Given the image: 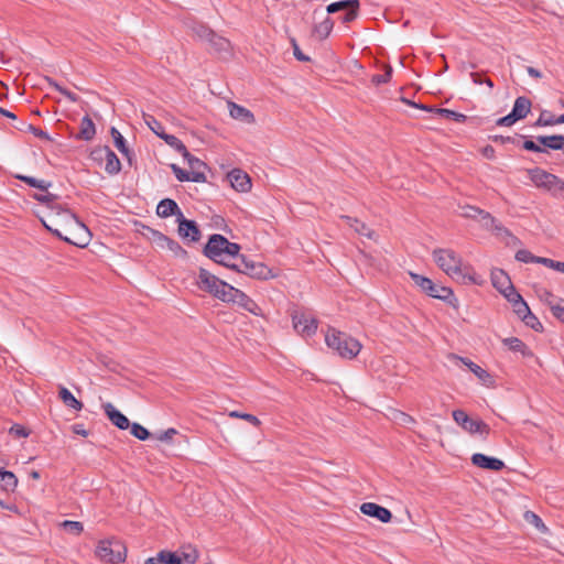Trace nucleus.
Segmentation results:
<instances>
[{"label": "nucleus", "instance_id": "obj_1", "mask_svg": "<svg viewBox=\"0 0 564 564\" xmlns=\"http://www.w3.org/2000/svg\"><path fill=\"white\" fill-rule=\"evenodd\" d=\"M197 285L202 291L209 293L224 303L236 304L254 316L263 315L262 308L243 291L219 279L204 268L198 270Z\"/></svg>", "mask_w": 564, "mask_h": 564}, {"label": "nucleus", "instance_id": "obj_2", "mask_svg": "<svg viewBox=\"0 0 564 564\" xmlns=\"http://www.w3.org/2000/svg\"><path fill=\"white\" fill-rule=\"evenodd\" d=\"M240 250L239 243L228 240L220 234H213L203 248V254L215 263L231 270V265L236 264L241 254Z\"/></svg>", "mask_w": 564, "mask_h": 564}, {"label": "nucleus", "instance_id": "obj_3", "mask_svg": "<svg viewBox=\"0 0 564 564\" xmlns=\"http://www.w3.org/2000/svg\"><path fill=\"white\" fill-rule=\"evenodd\" d=\"M432 257L437 267L449 278L456 281L466 279L474 281L469 274V265L465 264L463 258L451 248H437L433 250Z\"/></svg>", "mask_w": 564, "mask_h": 564}, {"label": "nucleus", "instance_id": "obj_4", "mask_svg": "<svg viewBox=\"0 0 564 564\" xmlns=\"http://www.w3.org/2000/svg\"><path fill=\"white\" fill-rule=\"evenodd\" d=\"M325 341L330 349L345 359L355 358L361 349V344L356 338L335 328H329Z\"/></svg>", "mask_w": 564, "mask_h": 564}, {"label": "nucleus", "instance_id": "obj_5", "mask_svg": "<svg viewBox=\"0 0 564 564\" xmlns=\"http://www.w3.org/2000/svg\"><path fill=\"white\" fill-rule=\"evenodd\" d=\"M530 181L535 187L541 188L554 197L564 198V180L541 167L528 170Z\"/></svg>", "mask_w": 564, "mask_h": 564}, {"label": "nucleus", "instance_id": "obj_6", "mask_svg": "<svg viewBox=\"0 0 564 564\" xmlns=\"http://www.w3.org/2000/svg\"><path fill=\"white\" fill-rule=\"evenodd\" d=\"M410 275L415 285H417L425 294L456 306L457 299L451 288L436 284L431 279L417 273L411 272Z\"/></svg>", "mask_w": 564, "mask_h": 564}, {"label": "nucleus", "instance_id": "obj_7", "mask_svg": "<svg viewBox=\"0 0 564 564\" xmlns=\"http://www.w3.org/2000/svg\"><path fill=\"white\" fill-rule=\"evenodd\" d=\"M231 270L258 280H269L275 276L272 269L267 264L254 261L243 254H240L236 264L231 265Z\"/></svg>", "mask_w": 564, "mask_h": 564}, {"label": "nucleus", "instance_id": "obj_8", "mask_svg": "<svg viewBox=\"0 0 564 564\" xmlns=\"http://www.w3.org/2000/svg\"><path fill=\"white\" fill-rule=\"evenodd\" d=\"M452 416L456 424L469 434H480L486 437L490 433V427L487 423L482 420L470 417L464 410H454Z\"/></svg>", "mask_w": 564, "mask_h": 564}, {"label": "nucleus", "instance_id": "obj_9", "mask_svg": "<svg viewBox=\"0 0 564 564\" xmlns=\"http://www.w3.org/2000/svg\"><path fill=\"white\" fill-rule=\"evenodd\" d=\"M126 547L119 542L100 541L98 543L96 554L104 561L112 564L124 562Z\"/></svg>", "mask_w": 564, "mask_h": 564}, {"label": "nucleus", "instance_id": "obj_10", "mask_svg": "<svg viewBox=\"0 0 564 564\" xmlns=\"http://www.w3.org/2000/svg\"><path fill=\"white\" fill-rule=\"evenodd\" d=\"M292 323L296 333L303 337H311L317 330V319L304 312H294L292 314Z\"/></svg>", "mask_w": 564, "mask_h": 564}, {"label": "nucleus", "instance_id": "obj_11", "mask_svg": "<svg viewBox=\"0 0 564 564\" xmlns=\"http://www.w3.org/2000/svg\"><path fill=\"white\" fill-rule=\"evenodd\" d=\"M95 160L105 156L106 165L105 171L109 175H117L121 171V162L117 154L108 147L104 145L93 151L91 153Z\"/></svg>", "mask_w": 564, "mask_h": 564}, {"label": "nucleus", "instance_id": "obj_12", "mask_svg": "<svg viewBox=\"0 0 564 564\" xmlns=\"http://www.w3.org/2000/svg\"><path fill=\"white\" fill-rule=\"evenodd\" d=\"M32 197H33V199L37 200L39 203L46 205L48 208H51L53 210H56V213L58 215L59 214H65L67 217L74 219L75 223L78 226H80V228H83L86 231H88V228L76 217L75 214H73L69 210L63 209L59 206L55 205V200L57 198V196L55 194H52V193L33 194Z\"/></svg>", "mask_w": 564, "mask_h": 564}, {"label": "nucleus", "instance_id": "obj_13", "mask_svg": "<svg viewBox=\"0 0 564 564\" xmlns=\"http://www.w3.org/2000/svg\"><path fill=\"white\" fill-rule=\"evenodd\" d=\"M176 221L178 224L177 232L182 239L188 240V242H196L200 239V230L195 220L186 219L183 215Z\"/></svg>", "mask_w": 564, "mask_h": 564}, {"label": "nucleus", "instance_id": "obj_14", "mask_svg": "<svg viewBox=\"0 0 564 564\" xmlns=\"http://www.w3.org/2000/svg\"><path fill=\"white\" fill-rule=\"evenodd\" d=\"M360 511L364 514L375 518L382 523H388L392 519V513L389 509L375 502H364L360 506Z\"/></svg>", "mask_w": 564, "mask_h": 564}, {"label": "nucleus", "instance_id": "obj_15", "mask_svg": "<svg viewBox=\"0 0 564 564\" xmlns=\"http://www.w3.org/2000/svg\"><path fill=\"white\" fill-rule=\"evenodd\" d=\"M471 463L473 465L487 470L499 471L505 468L503 460L497 457L487 456L482 453L473 454Z\"/></svg>", "mask_w": 564, "mask_h": 564}, {"label": "nucleus", "instance_id": "obj_16", "mask_svg": "<svg viewBox=\"0 0 564 564\" xmlns=\"http://www.w3.org/2000/svg\"><path fill=\"white\" fill-rule=\"evenodd\" d=\"M228 180L231 186L241 193H246L251 188V180L249 175L240 169H234L228 173Z\"/></svg>", "mask_w": 564, "mask_h": 564}, {"label": "nucleus", "instance_id": "obj_17", "mask_svg": "<svg viewBox=\"0 0 564 564\" xmlns=\"http://www.w3.org/2000/svg\"><path fill=\"white\" fill-rule=\"evenodd\" d=\"M102 408L107 417L119 430H127L130 426L129 419L117 410L112 403L107 402L102 404Z\"/></svg>", "mask_w": 564, "mask_h": 564}, {"label": "nucleus", "instance_id": "obj_18", "mask_svg": "<svg viewBox=\"0 0 564 564\" xmlns=\"http://www.w3.org/2000/svg\"><path fill=\"white\" fill-rule=\"evenodd\" d=\"M156 214L161 218L176 216V219L184 215L177 203L172 198H164L160 200L156 206Z\"/></svg>", "mask_w": 564, "mask_h": 564}, {"label": "nucleus", "instance_id": "obj_19", "mask_svg": "<svg viewBox=\"0 0 564 564\" xmlns=\"http://www.w3.org/2000/svg\"><path fill=\"white\" fill-rule=\"evenodd\" d=\"M228 109L229 115L232 119L239 120L245 123L254 122V116L248 108L240 106L234 101H228Z\"/></svg>", "mask_w": 564, "mask_h": 564}, {"label": "nucleus", "instance_id": "obj_20", "mask_svg": "<svg viewBox=\"0 0 564 564\" xmlns=\"http://www.w3.org/2000/svg\"><path fill=\"white\" fill-rule=\"evenodd\" d=\"M341 219L346 221V224L352 228L358 235L365 236L369 239L377 240L378 235L375 230L370 229L365 223L360 221L357 218L344 215Z\"/></svg>", "mask_w": 564, "mask_h": 564}, {"label": "nucleus", "instance_id": "obj_21", "mask_svg": "<svg viewBox=\"0 0 564 564\" xmlns=\"http://www.w3.org/2000/svg\"><path fill=\"white\" fill-rule=\"evenodd\" d=\"M531 107L532 102L528 97L519 96L516 98L510 112L519 121L524 119L530 113Z\"/></svg>", "mask_w": 564, "mask_h": 564}, {"label": "nucleus", "instance_id": "obj_22", "mask_svg": "<svg viewBox=\"0 0 564 564\" xmlns=\"http://www.w3.org/2000/svg\"><path fill=\"white\" fill-rule=\"evenodd\" d=\"M96 134V127L93 122L91 118L86 115L82 118L80 121V129L78 134L76 135V139L84 140V141H90L94 139Z\"/></svg>", "mask_w": 564, "mask_h": 564}, {"label": "nucleus", "instance_id": "obj_23", "mask_svg": "<svg viewBox=\"0 0 564 564\" xmlns=\"http://www.w3.org/2000/svg\"><path fill=\"white\" fill-rule=\"evenodd\" d=\"M452 358L463 362L480 381L488 382L491 377L489 372L467 358L453 355Z\"/></svg>", "mask_w": 564, "mask_h": 564}, {"label": "nucleus", "instance_id": "obj_24", "mask_svg": "<svg viewBox=\"0 0 564 564\" xmlns=\"http://www.w3.org/2000/svg\"><path fill=\"white\" fill-rule=\"evenodd\" d=\"M17 487V476L12 471L3 470L0 468V491L6 494L13 492Z\"/></svg>", "mask_w": 564, "mask_h": 564}, {"label": "nucleus", "instance_id": "obj_25", "mask_svg": "<svg viewBox=\"0 0 564 564\" xmlns=\"http://www.w3.org/2000/svg\"><path fill=\"white\" fill-rule=\"evenodd\" d=\"M536 140L543 147L558 151L564 149V135L563 134H553V135H539Z\"/></svg>", "mask_w": 564, "mask_h": 564}, {"label": "nucleus", "instance_id": "obj_26", "mask_svg": "<svg viewBox=\"0 0 564 564\" xmlns=\"http://www.w3.org/2000/svg\"><path fill=\"white\" fill-rule=\"evenodd\" d=\"M510 350L520 352L523 357H533L532 350L518 337H508L502 340Z\"/></svg>", "mask_w": 564, "mask_h": 564}, {"label": "nucleus", "instance_id": "obj_27", "mask_svg": "<svg viewBox=\"0 0 564 564\" xmlns=\"http://www.w3.org/2000/svg\"><path fill=\"white\" fill-rule=\"evenodd\" d=\"M58 395L63 403L69 409H73L75 411H80L83 409V403L79 400H77L67 388L61 387Z\"/></svg>", "mask_w": 564, "mask_h": 564}, {"label": "nucleus", "instance_id": "obj_28", "mask_svg": "<svg viewBox=\"0 0 564 564\" xmlns=\"http://www.w3.org/2000/svg\"><path fill=\"white\" fill-rule=\"evenodd\" d=\"M359 0H340L332 2L326 7L328 14H333L339 11H348L350 8H359Z\"/></svg>", "mask_w": 564, "mask_h": 564}, {"label": "nucleus", "instance_id": "obj_29", "mask_svg": "<svg viewBox=\"0 0 564 564\" xmlns=\"http://www.w3.org/2000/svg\"><path fill=\"white\" fill-rule=\"evenodd\" d=\"M192 31L195 36L208 43V41L214 36L215 31L210 29L207 24L202 22H194L192 25Z\"/></svg>", "mask_w": 564, "mask_h": 564}, {"label": "nucleus", "instance_id": "obj_30", "mask_svg": "<svg viewBox=\"0 0 564 564\" xmlns=\"http://www.w3.org/2000/svg\"><path fill=\"white\" fill-rule=\"evenodd\" d=\"M208 44L218 53H229L231 43L226 37L214 33V36L208 41Z\"/></svg>", "mask_w": 564, "mask_h": 564}, {"label": "nucleus", "instance_id": "obj_31", "mask_svg": "<svg viewBox=\"0 0 564 564\" xmlns=\"http://www.w3.org/2000/svg\"><path fill=\"white\" fill-rule=\"evenodd\" d=\"M110 134L112 137V140H113V143H115V147L124 155L128 158V160L130 161L131 158H130V150L129 148L127 147V143H126V139L123 138V135L120 133V131L115 128V127H111L110 129Z\"/></svg>", "mask_w": 564, "mask_h": 564}, {"label": "nucleus", "instance_id": "obj_32", "mask_svg": "<svg viewBox=\"0 0 564 564\" xmlns=\"http://www.w3.org/2000/svg\"><path fill=\"white\" fill-rule=\"evenodd\" d=\"M463 216L464 217H469V218H477L478 216L481 217L482 220L486 221V224L488 223H491L494 224L495 223V218L487 212L478 208V207H474V206H466L463 208Z\"/></svg>", "mask_w": 564, "mask_h": 564}, {"label": "nucleus", "instance_id": "obj_33", "mask_svg": "<svg viewBox=\"0 0 564 564\" xmlns=\"http://www.w3.org/2000/svg\"><path fill=\"white\" fill-rule=\"evenodd\" d=\"M144 229L149 234L148 238L150 239V241L152 243H154L156 247L164 249L167 246V243L171 239L170 237H167L164 234H162L161 231L152 229L148 226H144Z\"/></svg>", "mask_w": 564, "mask_h": 564}, {"label": "nucleus", "instance_id": "obj_34", "mask_svg": "<svg viewBox=\"0 0 564 564\" xmlns=\"http://www.w3.org/2000/svg\"><path fill=\"white\" fill-rule=\"evenodd\" d=\"M144 229L149 234L148 238L150 239V241L152 243H154L156 247L164 249L167 246V243L171 239L170 237H167L164 234H162L161 231L152 229L148 226H144Z\"/></svg>", "mask_w": 564, "mask_h": 564}, {"label": "nucleus", "instance_id": "obj_35", "mask_svg": "<svg viewBox=\"0 0 564 564\" xmlns=\"http://www.w3.org/2000/svg\"><path fill=\"white\" fill-rule=\"evenodd\" d=\"M144 229L149 234L148 238L150 239V241L152 243H154L156 247L164 249L167 246V243L171 239L170 237H167L164 234H162L161 231L152 229L148 226H144Z\"/></svg>", "mask_w": 564, "mask_h": 564}, {"label": "nucleus", "instance_id": "obj_36", "mask_svg": "<svg viewBox=\"0 0 564 564\" xmlns=\"http://www.w3.org/2000/svg\"><path fill=\"white\" fill-rule=\"evenodd\" d=\"M144 229L149 234L148 238L150 239V241L152 243H154L156 247L164 249L167 246V243L171 239L170 237H167L164 234H162L161 231L152 229L148 226H144Z\"/></svg>", "mask_w": 564, "mask_h": 564}, {"label": "nucleus", "instance_id": "obj_37", "mask_svg": "<svg viewBox=\"0 0 564 564\" xmlns=\"http://www.w3.org/2000/svg\"><path fill=\"white\" fill-rule=\"evenodd\" d=\"M435 113L458 123H463L468 120V117L466 115L447 108H435Z\"/></svg>", "mask_w": 564, "mask_h": 564}, {"label": "nucleus", "instance_id": "obj_38", "mask_svg": "<svg viewBox=\"0 0 564 564\" xmlns=\"http://www.w3.org/2000/svg\"><path fill=\"white\" fill-rule=\"evenodd\" d=\"M491 280L494 286L503 294V290L507 289V284H512L510 278L502 271L492 272Z\"/></svg>", "mask_w": 564, "mask_h": 564}, {"label": "nucleus", "instance_id": "obj_39", "mask_svg": "<svg viewBox=\"0 0 564 564\" xmlns=\"http://www.w3.org/2000/svg\"><path fill=\"white\" fill-rule=\"evenodd\" d=\"M334 28V22L328 17L314 26V33L322 40L326 39Z\"/></svg>", "mask_w": 564, "mask_h": 564}, {"label": "nucleus", "instance_id": "obj_40", "mask_svg": "<svg viewBox=\"0 0 564 564\" xmlns=\"http://www.w3.org/2000/svg\"><path fill=\"white\" fill-rule=\"evenodd\" d=\"M15 177L18 180L26 183L29 186L39 188L41 191H47V188L51 187V185H52L51 182H47V181H44V180H37V178L33 177V176L17 175Z\"/></svg>", "mask_w": 564, "mask_h": 564}, {"label": "nucleus", "instance_id": "obj_41", "mask_svg": "<svg viewBox=\"0 0 564 564\" xmlns=\"http://www.w3.org/2000/svg\"><path fill=\"white\" fill-rule=\"evenodd\" d=\"M156 561L162 562V564H182V557L175 553L167 550H162L156 554Z\"/></svg>", "mask_w": 564, "mask_h": 564}, {"label": "nucleus", "instance_id": "obj_42", "mask_svg": "<svg viewBox=\"0 0 564 564\" xmlns=\"http://www.w3.org/2000/svg\"><path fill=\"white\" fill-rule=\"evenodd\" d=\"M528 327L532 328L533 330L535 332H542L543 330V325L542 323L539 321V318L531 312V310H529V314H524L521 318H520Z\"/></svg>", "mask_w": 564, "mask_h": 564}, {"label": "nucleus", "instance_id": "obj_43", "mask_svg": "<svg viewBox=\"0 0 564 564\" xmlns=\"http://www.w3.org/2000/svg\"><path fill=\"white\" fill-rule=\"evenodd\" d=\"M556 117L552 115L549 110H542L536 121L533 123V127H550L555 126Z\"/></svg>", "mask_w": 564, "mask_h": 564}, {"label": "nucleus", "instance_id": "obj_44", "mask_svg": "<svg viewBox=\"0 0 564 564\" xmlns=\"http://www.w3.org/2000/svg\"><path fill=\"white\" fill-rule=\"evenodd\" d=\"M164 249L171 251V253L175 258L186 259L188 256L187 251L176 240L172 238L170 239L167 246Z\"/></svg>", "mask_w": 564, "mask_h": 564}, {"label": "nucleus", "instance_id": "obj_45", "mask_svg": "<svg viewBox=\"0 0 564 564\" xmlns=\"http://www.w3.org/2000/svg\"><path fill=\"white\" fill-rule=\"evenodd\" d=\"M524 519L529 523L533 524L540 532H546L547 531V528L544 524V522L542 521V519L536 513H534L533 511H527L524 513Z\"/></svg>", "mask_w": 564, "mask_h": 564}, {"label": "nucleus", "instance_id": "obj_46", "mask_svg": "<svg viewBox=\"0 0 564 564\" xmlns=\"http://www.w3.org/2000/svg\"><path fill=\"white\" fill-rule=\"evenodd\" d=\"M516 260L523 263H539L540 257L532 254L527 249H520L516 252Z\"/></svg>", "mask_w": 564, "mask_h": 564}, {"label": "nucleus", "instance_id": "obj_47", "mask_svg": "<svg viewBox=\"0 0 564 564\" xmlns=\"http://www.w3.org/2000/svg\"><path fill=\"white\" fill-rule=\"evenodd\" d=\"M131 427V434L140 440V441H145L150 437V432L148 431V429H145L144 426H142L141 424L139 423H132L130 425Z\"/></svg>", "mask_w": 564, "mask_h": 564}, {"label": "nucleus", "instance_id": "obj_48", "mask_svg": "<svg viewBox=\"0 0 564 564\" xmlns=\"http://www.w3.org/2000/svg\"><path fill=\"white\" fill-rule=\"evenodd\" d=\"M502 295L511 305L523 299L521 294L514 289L513 284H507V289L503 290Z\"/></svg>", "mask_w": 564, "mask_h": 564}, {"label": "nucleus", "instance_id": "obj_49", "mask_svg": "<svg viewBox=\"0 0 564 564\" xmlns=\"http://www.w3.org/2000/svg\"><path fill=\"white\" fill-rule=\"evenodd\" d=\"M229 416L230 417L242 419V420L249 422L250 424H252L253 426H259L261 424L260 420L256 415L250 414V413H242V412H239V411H231L229 413Z\"/></svg>", "mask_w": 564, "mask_h": 564}, {"label": "nucleus", "instance_id": "obj_50", "mask_svg": "<svg viewBox=\"0 0 564 564\" xmlns=\"http://www.w3.org/2000/svg\"><path fill=\"white\" fill-rule=\"evenodd\" d=\"M161 139L165 141L167 145H170L172 149H174L176 152L184 145V143L174 134L164 133L161 135Z\"/></svg>", "mask_w": 564, "mask_h": 564}, {"label": "nucleus", "instance_id": "obj_51", "mask_svg": "<svg viewBox=\"0 0 564 564\" xmlns=\"http://www.w3.org/2000/svg\"><path fill=\"white\" fill-rule=\"evenodd\" d=\"M521 138H524V135L522 134H516L513 137H510V135H500V134H496V135H491L489 137V139L496 143H501V144H506V143H512V144H516L518 142L519 139Z\"/></svg>", "mask_w": 564, "mask_h": 564}, {"label": "nucleus", "instance_id": "obj_52", "mask_svg": "<svg viewBox=\"0 0 564 564\" xmlns=\"http://www.w3.org/2000/svg\"><path fill=\"white\" fill-rule=\"evenodd\" d=\"M62 525L67 532L74 534H79L84 530V525L79 521L65 520Z\"/></svg>", "mask_w": 564, "mask_h": 564}, {"label": "nucleus", "instance_id": "obj_53", "mask_svg": "<svg viewBox=\"0 0 564 564\" xmlns=\"http://www.w3.org/2000/svg\"><path fill=\"white\" fill-rule=\"evenodd\" d=\"M147 124L152 130V132L155 133L160 139H161V135H163L165 133L164 127L154 117H150L147 120Z\"/></svg>", "mask_w": 564, "mask_h": 564}, {"label": "nucleus", "instance_id": "obj_54", "mask_svg": "<svg viewBox=\"0 0 564 564\" xmlns=\"http://www.w3.org/2000/svg\"><path fill=\"white\" fill-rule=\"evenodd\" d=\"M392 68L389 66L383 74H376L372 76V83L376 85L386 84L391 79Z\"/></svg>", "mask_w": 564, "mask_h": 564}, {"label": "nucleus", "instance_id": "obj_55", "mask_svg": "<svg viewBox=\"0 0 564 564\" xmlns=\"http://www.w3.org/2000/svg\"><path fill=\"white\" fill-rule=\"evenodd\" d=\"M182 562L184 561L187 564H194L198 558V552L196 549L189 547L188 551L182 552Z\"/></svg>", "mask_w": 564, "mask_h": 564}, {"label": "nucleus", "instance_id": "obj_56", "mask_svg": "<svg viewBox=\"0 0 564 564\" xmlns=\"http://www.w3.org/2000/svg\"><path fill=\"white\" fill-rule=\"evenodd\" d=\"M513 312L518 315L519 318H521L525 313L529 314V305L527 302L522 299L518 301V303H514L512 305Z\"/></svg>", "mask_w": 564, "mask_h": 564}, {"label": "nucleus", "instance_id": "obj_57", "mask_svg": "<svg viewBox=\"0 0 564 564\" xmlns=\"http://www.w3.org/2000/svg\"><path fill=\"white\" fill-rule=\"evenodd\" d=\"M171 169H172V171H173V173H174V175H175L177 181H180V182H188L189 172H186L185 170H183L182 167H180L176 164H172Z\"/></svg>", "mask_w": 564, "mask_h": 564}, {"label": "nucleus", "instance_id": "obj_58", "mask_svg": "<svg viewBox=\"0 0 564 564\" xmlns=\"http://www.w3.org/2000/svg\"><path fill=\"white\" fill-rule=\"evenodd\" d=\"M178 432L177 430H175L174 427H170L163 432H160L159 434H156V440L161 441V442H171L173 436L176 435Z\"/></svg>", "mask_w": 564, "mask_h": 564}, {"label": "nucleus", "instance_id": "obj_59", "mask_svg": "<svg viewBox=\"0 0 564 564\" xmlns=\"http://www.w3.org/2000/svg\"><path fill=\"white\" fill-rule=\"evenodd\" d=\"M518 120L512 116L511 112H509L507 116H503L499 118L496 121V124L499 127H511L513 126Z\"/></svg>", "mask_w": 564, "mask_h": 564}, {"label": "nucleus", "instance_id": "obj_60", "mask_svg": "<svg viewBox=\"0 0 564 564\" xmlns=\"http://www.w3.org/2000/svg\"><path fill=\"white\" fill-rule=\"evenodd\" d=\"M206 181V175L202 170H193L189 172L188 182L205 183Z\"/></svg>", "mask_w": 564, "mask_h": 564}, {"label": "nucleus", "instance_id": "obj_61", "mask_svg": "<svg viewBox=\"0 0 564 564\" xmlns=\"http://www.w3.org/2000/svg\"><path fill=\"white\" fill-rule=\"evenodd\" d=\"M522 148L527 151H531V152H536V153H544L545 152V149L540 147L539 144H536L534 141L532 140H525L523 143H522Z\"/></svg>", "mask_w": 564, "mask_h": 564}, {"label": "nucleus", "instance_id": "obj_62", "mask_svg": "<svg viewBox=\"0 0 564 564\" xmlns=\"http://www.w3.org/2000/svg\"><path fill=\"white\" fill-rule=\"evenodd\" d=\"M561 263H562L561 261H555L550 258L540 257V259H539V264H543V265H545L550 269H553L555 271H560Z\"/></svg>", "mask_w": 564, "mask_h": 564}, {"label": "nucleus", "instance_id": "obj_63", "mask_svg": "<svg viewBox=\"0 0 564 564\" xmlns=\"http://www.w3.org/2000/svg\"><path fill=\"white\" fill-rule=\"evenodd\" d=\"M550 310L556 319L564 323V306L550 303Z\"/></svg>", "mask_w": 564, "mask_h": 564}, {"label": "nucleus", "instance_id": "obj_64", "mask_svg": "<svg viewBox=\"0 0 564 564\" xmlns=\"http://www.w3.org/2000/svg\"><path fill=\"white\" fill-rule=\"evenodd\" d=\"M10 433L15 435L17 437H28L30 432L22 425L20 424H14L11 429H10Z\"/></svg>", "mask_w": 564, "mask_h": 564}]
</instances>
